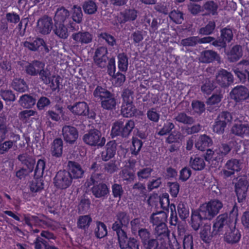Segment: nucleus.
I'll return each instance as SVG.
<instances>
[{
	"mask_svg": "<svg viewBox=\"0 0 249 249\" xmlns=\"http://www.w3.org/2000/svg\"><path fill=\"white\" fill-rule=\"evenodd\" d=\"M135 127V123L133 120L127 121L124 124L122 121H117L113 123L110 135L112 138L117 136L127 138Z\"/></svg>",
	"mask_w": 249,
	"mask_h": 249,
	"instance_id": "f257e3e1",
	"label": "nucleus"
},
{
	"mask_svg": "<svg viewBox=\"0 0 249 249\" xmlns=\"http://www.w3.org/2000/svg\"><path fill=\"white\" fill-rule=\"evenodd\" d=\"M168 217V213L160 211L153 213L150 217V222L154 228L155 234L164 233L169 231L166 222Z\"/></svg>",
	"mask_w": 249,
	"mask_h": 249,
	"instance_id": "f03ea898",
	"label": "nucleus"
},
{
	"mask_svg": "<svg viewBox=\"0 0 249 249\" xmlns=\"http://www.w3.org/2000/svg\"><path fill=\"white\" fill-rule=\"evenodd\" d=\"M83 142L91 146L102 147L106 142V139L102 137L101 132L97 129H91L85 134L83 137Z\"/></svg>",
	"mask_w": 249,
	"mask_h": 249,
	"instance_id": "7ed1b4c3",
	"label": "nucleus"
},
{
	"mask_svg": "<svg viewBox=\"0 0 249 249\" xmlns=\"http://www.w3.org/2000/svg\"><path fill=\"white\" fill-rule=\"evenodd\" d=\"M91 185L93 186L91 188V192L95 198H105L109 193V189L107 185L104 182L98 183L93 175H91L89 179L87 181L88 187Z\"/></svg>",
	"mask_w": 249,
	"mask_h": 249,
	"instance_id": "20e7f679",
	"label": "nucleus"
},
{
	"mask_svg": "<svg viewBox=\"0 0 249 249\" xmlns=\"http://www.w3.org/2000/svg\"><path fill=\"white\" fill-rule=\"evenodd\" d=\"M231 218L227 213L219 214L213 221V233L221 235L230 227Z\"/></svg>",
	"mask_w": 249,
	"mask_h": 249,
	"instance_id": "39448f33",
	"label": "nucleus"
},
{
	"mask_svg": "<svg viewBox=\"0 0 249 249\" xmlns=\"http://www.w3.org/2000/svg\"><path fill=\"white\" fill-rule=\"evenodd\" d=\"M223 206L222 202L216 199H211L207 203L200 205L208 220H211L220 212Z\"/></svg>",
	"mask_w": 249,
	"mask_h": 249,
	"instance_id": "423d86ee",
	"label": "nucleus"
},
{
	"mask_svg": "<svg viewBox=\"0 0 249 249\" xmlns=\"http://www.w3.org/2000/svg\"><path fill=\"white\" fill-rule=\"evenodd\" d=\"M72 181V178L70 173L65 170H59L53 178L54 186L60 190H65L69 188Z\"/></svg>",
	"mask_w": 249,
	"mask_h": 249,
	"instance_id": "0eeeda50",
	"label": "nucleus"
},
{
	"mask_svg": "<svg viewBox=\"0 0 249 249\" xmlns=\"http://www.w3.org/2000/svg\"><path fill=\"white\" fill-rule=\"evenodd\" d=\"M203 220H208V218L205 215L200 206L198 209L192 210L189 223L195 231L198 230L202 225Z\"/></svg>",
	"mask_w": 249,
	"mask_h": 249,
	"instance_id": "6e6552de",
	"label": "nucleus"
},
{
	"mask_svg": "<svg viewBox=\"0 0 249 249\" xmlns=\"http://www.w3.org/2000/svg\"><path fill=\"white\" fill-rule=\"evenodd\" d=\"M230 96L236 104H240L249 98V91L244 86H237L231 91Z\"/></svg>",
	"mask_w": 249,
	"mask_h": 249,
	"instance_id": "1a4fd4ad",
	"label": "nucleus"
},
{
	"mask_svg": "<svg viewBox=\"0 0 249 249\" xmlns=\"http://www.w3.org/2000/svg\"><path fill=\"white\" fill-rule=\"evenodd\" d=\"M108 51L106 47H100L95 50L93 59L94 63L98 67L104 68L109 60L107 56Z\"/></svg>",
	"mask_w": 249,
	"mask_h": 249,
	"instance_id": "9d476101",
	"label": "nucleus"
},
{
	"mask_svg": "<svg viewBox=\"0 0 249 249\" xmlns=\"http://www.w3.org/2000/svg\"><path fill=\"white\" fill-rule=\"evenodd\" d=\"M248 186V181L245 178H239L235 183V191L239 203L242 202L245 200Z\"/></svg>",
	"mask_w": 249,
	"mask_h": 249,
	"instance_id": "9b49d317",
	"label": "nucleus"
},
{
	"mask_svg": "<svg viewBox=\"0 0 249 249\" xmlns=\"http://www.w3.org/2000/svg\"><path fill=\"white\" fill-rule=\"evenodd\" d=\"M67 108L74 116L87 117L89 113V107L84 101L76 102L73 105H68Z\"/></svg>",
	"mask_w": 249,
	"mask_h": 249,
	"instance_id": "f8f14e48",
	"label": "nucleus"
},
{
	"mask_svg": "<svg viewBox=\"0 0 249 249\" xmlns=\"http://www.w3.org/2000/svg\"><path fill=\"white\" fill-rule=\"evenodd\" d=\"M216 80L221 87H228L233 82L232 74L225 69L219 70L216 75Z\"/></svg>",
	"mask_w": 249,
	"mask_h": 249,
	"instance_id": "ddd939ff",
	"label": "nucleus"
},
{
	"mask_svg": "<svg viewBox=\"0 0 249 249\" xmlns=\"http://www.w3.org/2000/svg\"><path fill=\"white\" fill-rule=\"evenodd\" d=\"M24 47L27 48L31 51H36L41 49H43L46 52L48 53L49 51L48 46L43 38L40 37H36L33 39L31 42L25 41L23 43Z\"/></svg>",
	"mask_w": 249,
	"mask_h": 249,
	"instance_id": "4468645a",
	"label": "nucleus"
},
{
	"mask_svg": "<svg viewBox=\"0 0 249 249\" xmlns=\"http://www.w3.org/2000/svg\"><path fill=\"white\" fill-rule=\"evenodd\" d=\"M64 141L69 144H73L78 137L77 129L74 126L64 125L62 130Z\"/></svg>",
	"mask_w": 249,
	"mask_h": 249,
	"instance_id": "2eb2a0df",
	"label": "nucleus"
},
{
	"mask_svg": "<svg viewBox=\"0 0 249 249\" xmlns=\"http://www.w3.org/2000/svg\"><path fill=\"white\" fill-rule=\"evenodd\" d=\"M225 167V169L223 170L222 172L226 178L231 177L236 172H239L241 169L239 160L235 159L228 160Z\"/></svg>",
	"mask_w": 249,
	"mask_h": 249,
	"instance_id": "dca6fc26",
	"label": "nucleus"
},
{
	"mask_svg": "<svg viewBox=\"0 0 249 249\" xmlns=\"http://www.w3.org/2000/svg\"><path fill=\"white\" fill-rule=\"evenodd\" d=\"M55 24H65L69 28L68 22L70 19V14L69 10L63 6L57 9L53 18Z\"/></svg>",
	"mask_w": 249,
	"mask_h": 249,
	"instance_id": "f3484780",
	"label": "nucleus"
},
{
	"mask_svg": "<svg viewBox=\"0 0 249 249\" xmlns=\"http://www.w3.org/2000/svg\"><path fill=\"white\" fill-rule=\"evenodd\" d=\"M138 234L145 249H154L155 239L152 238L151 234L148 229L144 228L140 230Z\"/></svg>",
	"mask_w": 249,
	"mask_h": 249,
	"instance_id": "a211bd4d",
	"label": "nucleus"
},
{
	"mask_svg": "<svg viewBox=\"0 0 249 249\" xmlns=\"http://www.w3.org/2000/svg\"><path fill=\"white\" fill-rule=\"evenodd\" d=\"M53 27L52 18L48 17H44L40 18L37 23V30L42 35L49 34Z\"/></svg>",
	"mask_w": 249,
	"mask_h": 249,
	"instance_id": "6ab92c4d",
	"label": "nucleus"
},
{
	"mask_svg": "<svg viewBox=\"0 0 249 249\" xmlns=\"http://www.w3.org/2000/svg\"><path fill=\"white\" fill-rule=\"evenodd\" d=\"M138 16V11L135 9L126 8L121 11L118 16V20L120 23L135 20Z\"/></svg>",
	"mask_w": 249,
	"mask_h": 249,
	"instance_id": "aec40b11",
	"label": "nucleus"
},
{
	"mask_svg": "<svg viewBox=\"0 0 249 249\" xmlns=\"http://www.w3.org/2000/svg\"><path fill=\"white\" fill-rule=\"evenodd\" d=\"M117 143L115 141H110L106 144L105 149L101 153V158L107 161L113 158L116 154Z\"/></svg>",
	"mask_w": 249,
	"mask_h": 249,
	"instance_id": "412c9836",
	"label": "nucleus"
},
{
	"mask_svg": "<svg viewBox=\"0 0 249 249\" xmlns=\"http://www.w3.org/2000/svg\"><path fill=\"white\" fill-rule=\"evenodd\" d=\"M229 229L225 233V241L231 245L238 243L241 237L240 231L235 228V226L233 228L230 227Z\"/></svg>",
	"mask_w": 249,
	"mask_h": 249,
	"instance_id": "4be33fe9",
	"label": "nucleus"
},
{
	"mask_svg": "<svg viewBox=\"0 0 249 249\" xmlns=\"http://www.w3.org/2000/svg\"><path fill=\"white\" fill-rule=\"evenodd\" d=\"M68 171L72 179L81 178L83 177L84 171L81 166L77 162L73 161L68 162Z\"/></svg>",
	"mask_w": 249,
	"mask_h": 249,
	"instance_id": "5701e85b",
	"label": "nucleus"
},
{
	"mask_svg": "<svg viewBox=\"0 0 249 249\" xmlns=\"http://www.w3.org/2000/svg\"><path fill=\"white\" fill-rule=\"evenodd\" d=\"M71 38L76 43L81 45L90 43L92 40V35L88 32H81L72 34Z\"/></svg>",
	"mask_w": 249,
	"mask_h": 249,
	"instance_id": "b1692460",
	"label": "nucleus"
},
{
	"mask_svg": "<svg viewBox=\"0 0 249 249\" xmlns=\"http://www.w3.org/2000/svg\"><path fill=\"white\" fill-rule=\"evenodd\" d=\"M156 239L154 244L153 249H169L167 246L168 239H169V232H165V233H160L155 234Z\"/></svg>",
	"mask_w": 249,
	"mask_h": 249,
	"instance_id": "393cba45",
	"label": "nucleus"
},
{
	"mask_svg": "<svg viewBox=\"0 0 249 249\" xmlns=\"http://www.w3.org/2000/svg\"><path fill=\"white\" fill-rule=\"evenodd\" d=\"M231 132L234 135L244 138L249 136V125L246 123L235 124L231 129Z\"/></svg>",
	"mask_w": 249,
	"mask_h": 249,
	"instance_id": "a878e982",
	"label": "nucleus"
},
{
	"mask_svg": "<svg viewBox=\"0 0 249 249\" xmlns=\"http://www.w3.org/2000/svg\"><path fill=\"white\" fill-rule=\"evenodd\" d=\"M213 142L210 137L206 134L201 135L195 142V147L199 150L203 151L213 145Z\"/></svg>",
	"mask_w": 249,
	"mask_h": 249,
	"instance_id": "bb28decb",
	"label": "nucleus"
},
{
	"mask_svg": "<svg viewBox=\"0 0 249 249\" xmlns=\"http://www.w3.org/2000/svg\"><path fill=\"white\" fill-rule=\"evenodd\" d=\"M63 142L61 138L53 140L51 147V153L53 157L60 158L63 153Z\"/></svg>",
	"mask_w": 249,
	"mask_h": 249,
	"instance_id": "cd10ccee",
	"label": "nucleus"
},
{
	"mask_svg": "<svg viewBox=\"0 0 249 249\" xmlns=\"http://www.w3.org/2000/svg\"><path fill=\"white\" fill-rule=\"evenodd\" d=\"M44 64L38 60H34L29 63L25 66L26 72L31 76H36L38 74L41 69L43 68Z\"/></svg>",
	"mask_w": 249,
	"mask_h": 249,
	"instance_id": "c85d7f7f",
	"label": "nucleus"
},
{
	"mask_svg": "<svg viewBox=\"0 0 249 249\" xmlns=\"http://www.w3.org/2000/svg\"><path fill=\"white\" fill-rule=\"evenodd\" d=\"M83 17V13L81 8L74 6L71 17L68 22L69 28L71 30L75 29L76 23L81 22Z\"/></svg>",
	"mask_w": 249,
	"mask_h": 249,
	"instance_id": "c756f323",
	"label": "nucleus"
},
{
	"mask_svg": "<svg viewBox=\"0 0 249 249\" xmlns=\"http://www.w3.org/2000/svg\"><path fill=\"white\" fill-rule=\"evenodd\" d=\"M121 249H139V241L134 238H128L127 236L123 238L119 242Z\"/></svg>",
	"mask_w": 249,
	"mask_h": 249,
	"instance_id": "7c9ffc66",
	"label": "nucleus"
},
{
	"mask_svg": "<svg viewBox=\"0 0 249 249\" xmlns=\"http://www.w3.org/2000/svg\"><path fill=\"white\" fill-rule=\"evenodd\" d=\"M18 159L23 164L26 166L28 172L31 173L34 170L36 164L35 158L27 154H22L19 155Z\"/></svg>",
	"mask_w": 249,
	"mask_h": 249,
	"instance_id": "2f4dec72",
	"label": "nucleus"
},
{
	"mask_svg": "<svg viewBox=\"0 0 249 249\" xmlns=\"http://www.w3.org/2000/svg\"><path fill=\"white\" fill-rule=\"evenodd\" d=\"M189 165L192 169L195 171H201L206 166L204 158L200 156L191 157Z\"/></svg>",
	"mask_w": 249,
	"mask_h": 249,
	"instance_id": "473e14b6",
	"label": "nucleus"
},
{
	"mask_svg": "<svg viewBox=\"0 0 249 249\" xmlns=\"http://www.w3.org/2000/svg\"><path fill=\"white\" fill-rule=\"evenodd\" d=\"M121 113L124 117H131L135 115L136 109L132 102L123 103L121 107Z\"/></svg>",
	"mask_w": 249,
	"mask_h": 249,
	"instance_id": "72a5a7b5",
	"label": "nucleus"
},
{
	"mask_svg": "<svg viewBox=\"0 0 249 249\" xmlns=\"http://www.w3.org/2000/svg\"><path fill=\"white\" fill-rule=\"evenodd\" d=\"M92 220L89 215H80L77 219V227L79 229L86 231L89 229Z\"/></svg>",
	"mask_w": 249,
	"mask_h": 249,
	"instance_id": "f704fd0d",
	"label": "nucleus"
},
{
	"mask_svg": "<svg viewBox=\"0 0 249 249\" xmlns=\"http://www.w3.org/2000/svg\"><path fill=\"white\" fill-rule=\"evenodd\" d=\"M116 103L114 95L111 93L101 101V105L103 109L110 110L115 108Z\"/></svg>",
	"mask_w": 249,
	"mask_h": 249,
	"instance_id": "c9c22d12",
	"label": "nucleus"
},
{
	"mask_svg": "<svg viewBox=\"0 0 249 249\" xmlns=\"http://www.w3.org/2000/svg\"><path fill=\"white\" fill-rule=\"evenodd\" d=\"M216 235L213 233V231H211V227L208 225L204 226L200 232L201 240L207 244L210 243L213 236Z\"/></svg>",
	"mask_w": 249,
	"mask_h": 249,
	"instance_id": "e433bc0d",
	"label": "nucleus"
},
{
	"mask_svg": "<svg viewBox=\"0 0 249 249\" xmlns=\"http://www.w3.org/2000/svg\"><path fill=\"white\" fill-rule=\"evenodd\" d=\"M121 176L123 180L125 181L127 183H131L136 178L134 171L128 166L122 170Z\"/></svg>",
	"mask_w": 249,
	"mask_h": 249,
	"instance_id": "4c0bfd02",
	"label": "nucleus"
},
{
	"mask_svg": "<svg viewBox=\"0 0 249 249\" xmlns=\"http://www.w3.org/2000/svg\"><path fill=\"white\" fill-rule=\"evenodd\" d=\"M243 55L241 47L240 45H234L232 47L228 54V58L231 62H234L238 61Z\"/></svg>",
	"mask_w": 249,
	"mask_h": 249,
	"instance_id": "58836bf2",
	"label": "nucleus"
},
{
	"mask_svg": "<svg viewBox=\"0 0 249 249\" xmlns=\"http://www.w3.org/2000/svg\"><path fill=\"white\" fill-rule=\"evenodd\" d=\"M94 234L97 238L100 239L105 237L107 234V230L106 224L101 221H96Z\"/></svg>",
	"mask_w": 249,
	"mask_h": 249,
	"instance_id": "ea45409f",
	"label": "nucleus"
},
{
	"mask_svg": "<svg viewBox=\"0 0 249 249\" xmlns=\"http://www.w3.org/2000/svg\"><path fill=\"white\" fill-rule=\"evenodd\" d=\"M118 67L120 71L125 72L128 69V58L124 53H120L117 56Z\"/></svg>",
	"mask_w": 249,
	"mask_h": 249,
	"instance_id": "a19ab883",
	"label": "nucleus"
},
{
	"mask_svg": "<svg viewBox=\"0 0 249 249\" xmlns=\"http://www.w3.org/2000/svg\"><path fill=\"white\" fill-rule=\"evenodd\" d=\"M54 110H49L47 112L48 116L53 121H58L61 116L63 115V108L59 105H56L54 107Z\"/></svg>",
	"mask_w": 249,
	"mask_h": 249,
	"instance_id": "79ce46f5",
	"label": "nucleus"
},
{
	"mask_svg": "<svg viewBox=\"0 0 249 249\" xmlns=\"http://www.w3.org/2000/svg\"><path fill=\"white\" fill-rule=\"evenodd\" d=\"M83 9L85 14L92 15L97 10V5L93 0H87L83 4Z\"/></svg>",
	"mask_w": 249,
	"mask_h": 249,
	"instance_id": "37998d69",
	"label": "nucleus"
},
{
	"mask_svg": "<svg viewBox=\"0 0 249 249\" xmlns=\"http://www.w3.org/2000/svg\"><path fill=\"white\" fill-rule=\"evenodd\" d=\"M20 105L24 108H31L36 103L35 99L31 96L28 94L22 95L19 100Z\"/></svg>",
	"mask_w": 249,
	"mask_h": 249,
	"instance_id": "c03bdc74",
	"label": "nucleus"
},
{
	"mask_svg": "<svg viewBox=\"0 0 249 249\" xmlns=\"http://www.w3.org/2000/svg\"><path fill=\"white\" fill-rule=\"evenodd\" d=\"M44 188L42 177H35L30 185V189L32 192H38Z\"/></svg>",
	"mask_w": 249,
	"mask_h": 249,
	"instance_id": "a18cd8bd",
	"label": "nucleus"
},
{
	"mask_svg": "<svg viewBox=\"0 0 249 249\" xmlns=\"http://www.w3.org/2000/svg\"><path fill=\"white\" fill-rule=\"evenodd\" d=\"M14 89L19 92H24L28 90V86L22 79H15L12 83Z\"/></svg>",
	"mask_w": 249,
	"mask_h": 249,
	"instance_id": "49530a36",
	"label": "nucleus"
},
{
	"mask_svg": "<svg viewBox=\"0 0 249 249\" xmlns=\"http://www.w3.org/2000/svg\"><path fill=\"white\" fill-rule=\"evenodd\" d=\"M46 167V160L45 159H39L36 163L35 172V177H42Z\"/></svg>",
	"mask_w": 249,
	"mask_h": 249,
	"instance_id": "de8ad7c7",
	"label": "nucleus"
},
{
	"mask_svg": "<svg viewBox=\"0 0 249 249\" xmlns=\"http://www.w3.org/2000/svg\"><path fill=\"white\" fill-rule=\"evenodd\" d=\"M123 225L119 223L118 221H115L112 226L113 231H115L117 237L118 242L122 240L123 238H125L127 234L126 232L122 229Z\"/></svg>",
	"mask_w": 249,
	"mask_h": 249,
	"instance_id": "09e8293b",
	"label": "nucleus"
},
{
	"mask_svg": "<svg viewBox=\"0 0 249 249\" xmlns=\"http://www.w3.org/2000/svg\"><path fill=\"white\" fill-rule=\"evenodd\" d=\"M143 142L142 140L138 138L133 137L132 140V145L130 146V151L132 155L137 156L139 153Z\"/></svg>",
	"mask_w": 249,
	"mask_h": 249,
	"instance_id": "8fccbe9b",
	"label": "nucleus"
},
{
	"mask_svg": "<svg viewBox=\"0 0 249 249\" xmlns=\"http://www.w3.org/2000/svg\"><path fill=\"white\" fill-rule=\"evenodd\" d=\"M203 8L208 15L213 16L217 14L218 5L213 0L206 2L203 5Z\"/></svg>",
	"mask_w": 249,
	"mask_h": 249,
	"instance_id": "3c124183",
	"label": "nucleus"
},
{
	"mask_svg": "<svg viewBox=\"0 0 249 249\" xmlns=\"http://www.w3.org/2000/svg\"><path fill=\"white\" fill-rule=\"evenodd\" d=\"M175 120L184 124H191L194 120L192 117L188 116L185 112H179L175 117Z\"/></svg>",
	"mask_w": 249,
	"mask_h": 249,
	"instance_id": "603ef678",
	"label": "nucleus"
},
{
	"mask_svg": "<svg viewBox=\"0 0 249 249\" xmlns=\"http://www.w3.org/2000/svg\"><path fill=\"white\" fill-rule=\"evenodd\" d=\"M169 16L171 20L176 24H181L184 20L183 13L178 9L171 11Z\"/></svg>",
	"mask_w": 249,
	"mask_h": 249,
	"instance_id": "864d4df0",
	"label": "nucleus"
},
{
	"mask_svg": "<svg viewBox=\"0 0 249 249\" xmlns=\"http://www.w3.org/2000/svg\"><path fill=\"white\" fill-rule=\"evenodd\" d=\"M178 213L182 220H185L189 215V209L186 204L180 202L178 205Z\"/></svg>",
	"mask_w": 249,
	"mask_h": 249,
	"instance_id": "5fc2aeb1",
	"label": "nucleus"
},
{
	"mask_svg": "<svg viewBox=\"0 0 249 249\" xmlns=\"http://www.w3.org/2000/svg\"><path fill=\"white\" fill-rule=\"evenodd\" d=\"M111 92L107 89L98 86L93 91L94 97L99 99L101 101L110 95Z\"/></svg>",
	"mask_w": 249,
	"mask_h": 249,
	"instance_id": "6e6d98bb",
	"label": "nucleus"
},
{
	"mask_svg": "<svg viewBox=\"0 0 249 249\" xmlns=\"http://www.w3.org/2000/svg\"><path fill=\"white\" fill-rule=\"evenodd\" d=\"M215 26V22L214 20L209 21L205 26L200 28L199 33L203 35H211L213 33Z\"/></svg>",
	"mask_w": 249,
	"mask_h": 249,
	"instance_id": "4d7b16f0",
	"label": "nucleus"
},
{
	"mask_svg": "<svg viewBox=\"0 0 249 249\" xmlns=\"http://www.w3.org/2000/svg\"><path fill=\"white\" fill-rule=\"evenodd\" d=\"M191 106L194 112L198 115L202 114L205 110V105L200 101L193 100Z\"/></svg>",
	"mask_w": 249,
	"mask_h": 249,
	"instance_id": "13d9d810",
	"label": "nucleus"
},
{
	"mask_svg": "<svg viewBox=\"0 0 249 249\" xmlns=\"http://www.w3.org/2000/svg\"><path fill=\"white\" fill-rule=\"evenodd\" d=\"M217 56V53L213 51H204L202 55V61L204 63L212 62L215 60Z\"/></svg>",
	"mask_w": 249,
	"mask_h": 249,
	"instance_id": "bf43d9fd",
	"label": "nucleus"
},
{
	"mask_svg": "<svg viewBox=\"0 0 249 249\" xmlns=\"http://www.w3.org/2000/svg\"><path fill=\"white\" fill-rule=\"evenodd\" d=\"M56 29L55 34L61 38H67L68 36V32L67 26L65 24H55Z\"/></svg>",
	"mask_w": 249,
	"mask_h": 249,
	"instance_id": "052dcab7",
	"label": "nucleus"
},
{
	"mask_svg": "<svg viewBox=\"0 0 249 249\" xmlns=\"http://www.w3.org/2000/svg\"><path fill=\"white\" fill-rule=\"evenodd\" d=\"M174 128L175 124L172 122L167 121L164 123L162 128L158 132V134L161 136L166 135L170 133Z\"/></svg>",
	"mask_w": 249,
	"mask_h": 249,
	"instance_id": "680f3d73",
	"label": "nucleus"
},
{
	"mask_svg": "<svg viewBox=\"0 0 249 249\" xmlns=\"http://www.w3.org/2000/svg\"><path fill=\"white\" fill-rule=\"evenodd\" d=\"M226 126V122L217 118L213 125V131L218 134H222L225 131Z\"/></svg>",
	"mask_w": 249,
	"mask_h": 249,
	"instance_id": "e2e57ef3",
	"label": "nucleus"
},
{
	"mask_svg": "<svg viewBox=\"0 0 249 249\" xmlns=\"http://www.w3.org/2000/svg\"><path fill=\"white\" fill-rule=\"evenodd\" d=\"M182 239L177 238L176 236V234L173 233L172 237L171 238L169 237L168 241L169 242V246L170 249H180L182 247Z\"/></svg>",
	"mask_w": 249,
	"mask_h": 249,
	"instance_id": "0e129e2a",
	"label": "nucleus"
},
{
	"mask_svg": "<svg viewBox=\"0 0 249 249\" xmlns=\"http://www.w3.org/2000/svg\"><path fill=\"white\" fill-rule=\"evenodd\" d=\"M153 170L151 167H144L140 169L137 173V175L139 180L142 181L148 178L151 175Z\"/></svg>",
	"mask_w": 249,
	"mask_h": 249,
	"instance_id": "69168bd1",
	"label": "nucleus"
},
{
	"mask_svg": "<svg viewBox=\"0 0 249 249\" xmlns=\"http://www.w3.org/2000/svg\"><path fill=\"white\" fill-rule=\"evenodd\" d=\"M215 87L214 82L207 79L205 80L204 83L201 86V89L203 93L209 95L211 94Z\"/></svg>",
	"mask_w": 249,
	"mask_h": 249,
	"instance_id": "338daca9",
	"label": "nucleus"
},
{
	"mask_svg": "<svg viewBox=\"0 0 249 249\" xmlns=\"http://www.w3.org/2000/svg\"><path fill=\"white\" fill-rule=\"evenodd\" d=\"M0 95L5 102H13L16 100V96L10 89H1Z\"/></svg>",
	"mask_w": 249,
	"mask_h": 249,
	"instance_id": "774afa93",
	"label": "nucleus"
}]
</instances>
